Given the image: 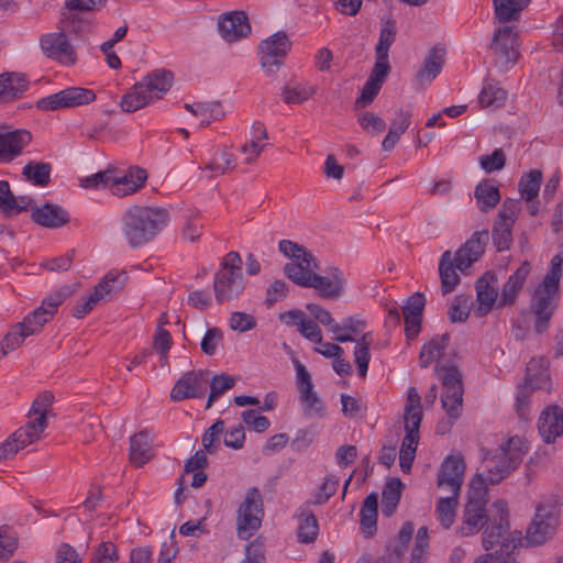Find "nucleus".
I'll return each mask as SVG.
<instances>
[{
    "instance_id": "obj_1",
    "label": "nucleus",
    "mask_w": 563,
    "mask_h": 563,
    "mask_svg": "<svg viewBox=\"0 0 563 563\" xmlns=\"http://www.w3.org/2000/svg\"><path fill=\"white\" fill-rule=\"evenodd\" d=\"M78 285H65L45 297L42 305L23 318L21 322L11 325L0 342V360L21 347L24 341L38 334L44 325L52 320L58 307L77 290Z\"/></svg>"
},
{
    "instance_id": "obj_2",
    "label": "nucleus",
    "mask_w": 563,
    "mask_h": 563,
    "mask_svg": "<svg viewBox=\"0 0 563 563\" xmlns=\"http://www.w3.org/2000/svg\"><path fill=\"white\" fill-rule=\"evenodd\" d=\"M78 285H65L45 297L42 305L23 318L21 322L11 325L0 342V360L21 347L24 341L38 334L44 325L52 320L58 307L77 290Z\"/></svg>"
},
{
    "instance_id": "obj_3",
    "label": "nucleus",
    "mask_w": 563,
    "mask_h": 563,
    "mask_svg": "<svg viewBox=\"0 0 563 563\" xmlns=\"http://www.w3.org/2000/svg\"><path fill=\"white\" fill-rule=\"evenodd\" d=\"M168 219L165 208L133 205L122 214V233L131 247H139L152 241Z\"/></svg>"
},
{
    "instance_id": "obj_4",
    "label": "nucleus",
    "mask_w": 563,
    "mask_h": 563,
    "mask_svg": "<svg viewBox=\"0 0 563 563\" xmlns=\"http://www.w3.org/2000/svg\"><path fill=\"white\" fill-rule=\"evenodd\" d=\"M563 251L554 255L542 283L536 289L530 309L534 316V331L543 333L558 306L559 285L562 277Z\"/></svg>"
},
{
    "instance_id": "obj_5",
    "label": "nucleus",
    "mask_w": 563,
    "mask_h": 563,
    "mask_svg": "<svg viewBox=\"0 0 563 563\" xmlns=\"http://www.w3.org/2000/svg\"><path fill=\"white\" fill-rule=\"evenodd\" d=\"M173 79V73L165 69H156L147 74L123 95L120 102L121 109L131 113L161 99L172 87Z\"/></svg>"
},
{
    "instance_id": "obj_6",
    "label": "nucleus",
    "mask_w": 563,
    "mask_h": 563,
    "mask_svg": "<svg viewBox=\"0 0 563 563\" xmlns=\"http://www.w3.org/2000/svg\"><path fill=\"white\" fill-rule=\"evenodd\" d=\"M526 451L525 440L518 435L511 437L494 452L485 451L483 464L487 476L484 477V485L497 484L506 478L519 465Z\"/></svg>"
},
{
    "instance_id": "obj_7",
    "label": "nucleus",
    "mask_w": 563,
    "mask_h": 563,
    "mask_svg": "<svg viewBox=\"0 0 563 563\" xmlns=\"http://www.w3.org/2000/svg\"><path fill=\"white\" fill-rule=\"evenodd\" d=\"M242 260L236 252L228 253L213 278L214 298L219 305H229L238 300L245 290L242 273Z\"/></svg>"
},
{
    "instance_id": "obj_8",
    "label": "nucleus",
    "mask_w": 563,
    "mask_h": 563,
    "mask_svg": "<svg viewBox=\"0 0 563 563\" xmlns=\"http://www.w3.org/2000/svg\"><path fill=\"white\" fill-rule=\"evenodd\" d=\"M422 420L421 397L415 387L408 389L404 421L406 434L399 452V465L402 472L408 473L416 456L419 442V428Z\"/></svg>"
},
{
    "instance_id": "obj_9",
    "label": "nucleus",
    "mask_w": 563,
    "mask_h": 563,
    "mask_svg": "<svg viewBox=\"0 0 563 563\" xmlns=\"http://www.w3.org/2000/svg\"><path fill=\"white\" fill-rule=\"evenodd\" d=\"M486 490L484 488V476L477 474L471 482V489L467 501L464 506L463 518L459 527L462 537L476 534L488 521L486 511Z\"/></svg>"
},
{
    "instance_id": "obj_10",
    "label": "nucleus",
    "mask_w": 563,
    "mask_h": 563,
    "mask_svg": "<svg viewBox=\"0 0 563 563\" xmlns=\"http://www.w3.org/2000/svg\"><path fill=\"white\" fill-rule=\"evenodd\" d=\"M559 500L551 498L542 501L538 508L533 521L526 532V541L530 545H540L549 540L559 526Z\"/></svg>"
},
{
    "instance_id": "obj_11",
    "label": "nucleus",
    "mask_w": 563,
    "mask_h": 563,
    "mask_svg": "<svg viewBox=\"0 0 563 563\" xmlns=\"http://www.w3.org/2000/svg\"><path fill=\"white\" fill-rule=\"evenodd\" d=\"M443 385L442 407L452 420H456L463 407L462 376L455 366H442L435 368Z\"/></svg>"
},
{
    "instance_id": "obj_12",
    "label": "nucleus",
    "mask_w": 563,
    "mask_h": 563,
    "mask_svg": "<svg viewBox=\"0 0 563 563\" xmlns=\"http://www.w3.org/2000/svg\"><path fill=\"white\" fill-rule=\"evenodd\" d=\"M263 516L262 495L257 488L247 490L238 510L236 532L240 539L247 540L261 527Z\"/></svg>"
},
{
    "instance_id": "obj_13",
    "label": "nucleus",
    "mask_w": 563,
    "mask_h": 563,
    "mask_svg": "<svg viewBox=\"0 0 563 563\" xmlns=\"http://www.w3.org/2000/svg\"><path fill=\"white\" fill-rule=\"evenodd\" d=\"M294 363L297 373L299 399L305 416L309 418L323 417L325 408L318 394L313 390V384L309 372L298 360H295Z\"/></svg>"
},
{
    "instance_id": "obj_14",
    "label": "nucleus",
    "mask_w": 563,
    "mask_h": 563,
    "mask_svg": "<svg viewBox=\"0 0 563 563\" xmlns=\"http://www.w3.org/2000/svg\"><path fill=\"white\" fill-rule=\"evenodd\" d=\"M504 24L495 30L490 48L497 57V63L508 66L515 64L519 57L518 31L515 25Z\"/></svg>"
},
{
    "instance_id": "obj_15",
    "label": "nucleus",
    "mask_w": 563,
    "mask_h": 563,
    "mask_svg": "<svg viewBox=\"0 0 563 563\" xmlns=\"http://www.w3.org/2000/svg\"><path fill=\"white\" fill-rule=\"evenodd\" d=\"M209 384L208 371H189L180 376L170 390L173 401L201 398Z\"/></svg>"
},
{
    "instance_id": "obj_16",
    "label": "nucleus",
    "mask_w": 563,
    "mask_h": 563,
    "mask_svg": "<svg viewBox=\"0 0 563 563\" xmlns=\"http://www.w3.org/2000/svg\"><path fill=\"white\" fill-rule=\"evenodd\" d=\"M40 46L46 57L57 60L63 65L71 66L77 62L76 51L63 30L42 35Z\"/></svg>"
},
{
    "instance_id": "obj_17",
    "label": "nucleus",
    "mask_w": 563,
    "mask_h": 563,
    "mask_svg": "<svg viewBox=\"0 0 563 563\" xmlns=\"http://www.w3.org/2000/svg\"><path fill=\"white\" fill-rule=\"evenodd\" d=\"M95 99L96 93L92 90L71 87L40 99L37 101V108L41 110H56L60 108L87 104L92 102Z\"/></svg>"
},
{
    "instance_id": "obj_18",
    "label": "nucleus",
    "mask_w": 563,
    "mask_h": 563,
    "mask_svg": "<svg viewBox=\"0 0 563 563\" xmlns=\"http://www.w3.org/2000/svg\"><path fill=\"white\" fill-rule=\"evenodd\" d=\"M290 49V41L285 32H276L260 45L261 65L268 73H274L283 64Z\"/></svg>"
},
{
    "instance_id": "obj_19",
    "label": "nucleus",
    "mask_w": 563,
    "mask_h": 563,
    "mask_svg": "<svg viewBox=\"0 0 563 563\" xmlns=\"http://www.w3.org/2000/svg\"><path fill=\"white\" fill-rule=\"evenodd\" d=\"M465 462L461 456H448L438 473V487L449 494H461L465 474Z\"/></svg>"
},
{
    "instance_id": "obj_20",
    "label": "nucleus",
    "mask_w": 563,
    "mask_h": 563,
    "mask_svg": "<svg viewBox=\"0 0 563 563\" xmlns=\"http://www.w3.org/2000/svg\"><path fill=\"white\" fill-rule=\"evenodd\" d=\"M489 235L487 230L476 231L471 238L455 252L453 260L455 266L461 273H465L485 252V246Z\"/></svg>"
},
{
    "instance_id": "obj_21",
    "label": "nucleus",
    "mask_w": 563,
    "mask_h": 563,
    "mask_svg": "<svg viewBox=\"0 0 563 563\" xmlns=\"http://www.w3.org/2000/svg\"><path fill=\"white\" fill-rule=\"evenodd\" d=\"M109 189L112 195L125 197L142 188L147 179V173L140 167H131L124 173L117 174L111 169Z\"/></svg>"
},
{
    "instance_id": "obj_22",
    "label": "nucleus",
    "mask_w": 563,
    "mask_h": 563,
    "mask_svg": "<svg viewBox=\"0 0 563 563\" xmlns=\"http://www.w3.org/2000/svg\"><path fill=\"white\" fill-rule=\"evenodd\" d=\"M477 307L474 310L476 317H484L498 305L497 277L487 272L475 284Z\"/></svg>"
},
{
    "instance_id": "obj_23",
    "label": "nucleus",
    "mask_w": 563,
    "mask_h": 563,
    "mask_svg": "<svg viewBox=\"0 0 563 563\" xmlns=\"http://www.w3.org/2000/svg\"><path fill=\"white\" fill-rule=\"evenodd\" d=\"M53 400V394L45 391L40 394L32 402L29 417L34 416V418L22 428L27 431L33 439L40 440L42 432L47 428V415L51 411Z\"/></svg>"
},
{
    "instance_id": "obj_24",
    "label": "nucleus",
    "mask_w": 563,
    "mask_h": 563,
    "mask_svg": "<svg viewBox=\"0 0 563 563\" xmlns=\"http://www.w3.org/2000/svg\"><path fill=\"white\" fill-rule=\"evenodd\" d=\"M549 374L543 360H531L527 364L526 385L517 395V409L521 411L528 405L531 391L541 388Z\"/></svg>"
},
{
    "instance_id": "obj_25",
    "label": "nucleus",
    "mask_w": 563,
    "mask_h": 563,
    "mask_svg": "<svg viewBox=\"0 0 563 563\" xmlns=\"http://www.w3.org/2000/svg\"><path fill=\"white\" fill-rule=\"evenodd\" d=\"M303 287L314 288L322 298L338 299L344 292L345 278L339 268H333L329 276H321L316 273L311 276L309 285Z\"/></svg>"
},
{
    "instance_id": "obj_26",
    "label": "nucleus",
    "mask_w": 563,
    "mask_h": 563,
    "mask_svg": "<svg viewBox=\"0 0 563 563\" xmlns=\"http://www.w3.org/2000/svg\"><path fill=\"white\" fill-rule=\"evenodd\" d=\"M31 140V133L26 130L9 131L0 128V162L13 161Z\"/></svg>"
},
{
    "instance_id": "obj_27",
    "label": "nucleus",
    "mask_w": 563,
    "mask_h": 563,
    "mask_svg": "<svg viewBox=\"0 0 563 563\" xmlns=\"http://www.w3.org/2000/svg\"><path fill=\"white\" fill-rule=\"evenodd\" d=\"M218 27L227 42H236L251 32L249 18L243 11H233L219 19Z\"/></svg>"
},
{
    "instance_id": "obj_28",
    "label": "nucleus",
    "mask_w": 563,
    "mask_h": 563,
    "mask_svg": "<svg viewBox=\"0 0 563 563\" xmlns=\"http://www.w3.org/2000/svg\"><path fill=\"white\" fill-rule=\"evenodd\" d=\"M319 269L318 262L310 251L299 258L287 263L284 267L285 275L296 285L303 287L309 285L310 278Z\"/></svg>"
},
{
    "instance_id": "obj_29",
    "label": "nucleus",
    "mask_w": 563,
    "mask_h": 563,
    "mask_svg": "<svg viewBox=\"0 0 563 563\" xmlns=\"http://www.w3.org/2000/svg\"><path fill=\"white\" fill-rule=\"evenodd\" d=\"M333 340L345 343V342H355L356 345L354 347V361L357 366V371L361 377H365L367 374L368 363L371 360L369 347L373 342L372 333H364L360 339H354L350 332L342 333L340 331L336 334H333Z\"/></svg>"
},
{
    "instance_id": "obj_30",
    "label": "nucleus",
    "mask_w": 563,
    "mask_h": 563,
    "mask_svg": "<svg viewBox=\"0 0 563 563\" xmlns=\"http://www.w3.org/2000/svg\"><path fill=\"white\" fill-rule=\"evenodd\" d=\"M424 297L420 292L410 296L402 308L405 319V332L409 340L415 339L420 332L421 316L424 308Z\"/></svg>"
},
{
    "instance_id": "obj_31",
    "label": "nucleus",
    "mask_w": 563,
    "mask_h": 563,
    "mask_svg": "<svg viewBox=\"0 0 563 563\" xmlns=\"http://www.w3.org/2000/svg\"><path fill=\"white\" fill-rule=\"evenodd\" d=\"M389 71L390 67H386L379 64L374 65L368 79L362 88L361 96L355 101V107L357 109L365 108L373 102L375 97L378 95L383 84L385 82Z\"/></svg>"
},
{
    "instance_id": "obj_32",
    "label": "nucleus",
    "mask_w": 563,
    "mask_h": 563,
    "mask_svg": "<svg viewBox=\"0 0 563 563\" xmlns=\"http://www.w3.org/2000/svg\"><path fill=\"white\" fill-rule=\"evenodd\" d=\"M539 432L544 442L551 443L563 433V410L551 406L539 418Z\"/></svg>"
},
{
    "instance_id": "obj_33",
    "label": "nucleus",
    "mask_w": 563,
    "mask_h": 563,
    "mask_svg": "<svg viewBox=\"0 0 563 563\" xmlns=\"http://www.w3.org/2000/svg\"><path fill=\"white\" fill-rule=\"evenodd\" d=\"M530 269V263L523 262L517 268V271L509 276L501 290V295L498 301L499 307L511 306L516 302L517 296L521 291Z\"/></svg>"
},
{
    "instance_id": "obj_34",
    "label": "nucleus",
    "mask_w": 563,
    "mask_h": 563,
    "mask_svg": "<svg viewBox=\"0 0 563 563\" xmlns=\"http://www.w3.org/2000/svg\"><path fill=\"white\" fill-rule=\"evenodd\" d=\"M445 62V48L435 45L428 51L420 69L416 74L419 84L432 81L442 70Z\"/></svg>"
},
{
    "instance_id": "obj_35",
    "label": "nucleus",
    "mask_w": 563,
    "mask_h": 563,
    "mask_svg": "<svg viewBox=\"0 0 563 563\" xmlns=\"http://www.w3.org/2000/svg\"><path fill=\"white\" fill-rule=\"evenodd\" d=\"M153 455L152 438L147 430L140 431L130 438L129 460L134 466H143L152 460Z\"/></svg>"
},
{
    "instance_id": "obj_36",
    "label": "nucleus",
    "mask_w": 563,
    "mask_h": 563,
    "mask_svg": "<svg viewBox=\"0 0 563 563\" xmlns=\"http://www.w3.org/2000/svg\"><path fill=\"white\" fill-rule=\"evenodd\" d=\"M218 154V156L211 157L203 166L200 167V169L210 173V179L232 173L238 166L235 155L231 152L229 146H222Z\"/></svg>"
},
{
    "instance_id": "obj_37",
    "label": "nucleus",
    "mask_w": 563,
    "mask_h": 563,
    "mask_svg": "<svg viewBox=\"0 0 563 563\" xmlns=\"http://www.w3.org/2000/svg\"><path fill=\"white\" fill-rule=\"evenodd\" d=\"M455 261L451 251H445L439 261V276L441 280V291L448 295L459 286L461 277L457 274Z\"/></svg>"
},
{
    "instance_id": "obj_38",
    "label": "nucleus",
    "mask_w": 563,
    "mask_h": 563,
    "mask_svg": "<svg viewBox=\"0 0 563 563\" xmlns=\"http://www.w3.org/2000/svg\"><path fill=\"white\" fill-rule=\"evenodd\" d=\"M32 218L45 228H60L69 221L68 214L63 208L51 203L35 208Z\"/></svg>"
},
{
    "instance_id": "obj_39",
    "label": "nucleus",
    "mask_w": 563,
    "mask_h": 563,
    "mask_svg": "<svg viewBox=\"0 0 563 563\" xmlns=\"http://www.w3.org/2000/svg\"><path fill=\"white\" fill-rule=\"evenodd\" d=\"M531 0H492L495 20L499 23L518 21Z\"/></svg>"
},
{
    "instance_id": "obj_40",
    "label": "nucleus",
    "mask_w": 563,
    "mask_h": 563,
    "mask_svg": "<svg viewBox=\"0 0 563 563\" xmlns=\"http://www.w3.org/2000/svg\"><path fill=\"white\" fill-rule=\"evenodd\" d=\"M22 427L0 443V462L12 459L20 450L36 442Z\"/></svg>"
},
{
    "instance_id": "obj_41",
    "label": "nucleus",
    "mask_w": 563,
    "mask_h": 563,
    "mask_svg": "<svg viewBox=\"0 0 563 563\" xmlns=\"http://www.w3.org/2000/svg\"><path fill=\"white\" fill-rule=\"evenodd\" d=\"M474 198L482 212L493 210L500 201V192L490 180L481 181L474 189Z\"/></svg>"
},
{
    "instance_id": "obj_42",
    "label": "nucleus",
    "mask_w": 563,
    "mask_h": 563,
    "mask_svg": "<svg viewBox=\"0 0 563 563\" xmlns=\"http://www.w3.org/2000/svg\"><path fill=\"white\" fill-rule=\"evenodd\" d=\"M449 342L450 335L448 333L433 336L421 347L419 355L420 366L427 368L430 364L438 361L443 355Z\"/></svg>"
},
{
    "instance_id": "obj_43",
    "label": "nucleus",
    "mask_w": 563,
    "mask_h": 563,
    "mask_svg": "<svg viewBox=\"0 0 563 563\" xmlns=\"http://www.w3.org/2000/svg\"><path fill=\"white\" fill-rule=\"evenodd\" d=\"M396 23L394 20H387L379 32V41L375 47L376 62L375 64L390 67L388 62V51L396 38Z\"/></svg>"
},
{
    "instance_id": "obj_44",
    "label": "nucleus",
    "mask_w": 563,
    "mask_h": 563,
    "mask_svg": "<svg viewBox=\"0 0 563 563\" xmlns=\"http://www.w3.org/2000/svg\"><path fill=\"white\" fill-rule=\"evenodd\" d=\"M460 495L449 494L440 497L435 504V517L444 529H450L455 521Z\"/></svg>"
},
{
    "instance_id": "obj_45",
    "label": "nucleus",
    "mask_w": 563,
    "mask_h": 563,
    "mask_svg": "<svg viewBox=\"0 0 563 563\" xmlns=\"http://www.w3.org/2000/svg\"><path fill=\"white\" fill-rule=\"evenodd\" d=\"M377 494H369L363 501L361 508V528L365 537H372L377 523Z\"/></svg>"
},
{
    "instance_id": "obj_46",
    "label": "nucleus",
    "mask_w": 563,
    "mask_h": 563,
    "mask_svg": "<svg viewBox=\"0 0 563 563\" xmlns=\"http://www.w3.org/2000/svg\"><path fill=\"white\" fill-rule=\"evenodd\" d=\"M126 276L124 271H110L103 279L95 287L93 291L100 300L120 291L125 285Z\"/></svg>"
},
{
    "instance_id": "obj_47",
    "label": "nucleus",
    "mask_w": 563,
    "mask_h": 563,
    "mask_svg": "<svg viewBox=\"0 0 563 563\" xmlns=\"http://www.w3.org/2000/svg\"><path fill=\"white\" fill-rule=\"evenodd\" d=\"M26 80L21 74H4L0 76V98L11 100L26 89Z\"/></svg>"
},
{
    "instance_id": "obj_48",
    "label": "nucleus",
    "mask_w": 563,
    "mask_h": 563,
    "mask_svg": "<svg viewBox=\"0 0 563 563\" xmlns=\"http://www.w3.org/2000/svg\"><path fill=\"white\" fill-rule=\"evenodd\" d=\"M402 483L399 478L388 481L383 489L382 512L386 517H390L400 500Z\"/></svg>"
},
{
    "instance_id": "obj_49",
    "label": "nucleus",
    "mask_w": 563,
    "mask_h": 563,
    "mask_svg": "<svg viewBox=\"0 0 563 563\" xmlns=\"http://www.w3.org/2000/svg\"><path fill=\"white\" fill-rule=\"evenodd\" d=\"M542 181V173L538 169L530 170L522 175L519 180L518 189L521 197L530 202L538 197L540 186Z\"/></svg>"
},
{
    "instance_id": "obj_50",
    "label": "nucleus",
    "mask_w": 563,
    "mask_h": 563,
    "mask_svg": "<svg viewBox=\"0 0 563 563\" xmlns=\"http://www.w3.org/2000/svg\"><path fill=\"white\" fill-rule=\"evenodd\" d=\"M0 209L8 216L16 214L26 209L24 198H16L4 180H0Z\"/></svg>"
},
{
    "instance_id": "obj_51",
    "label": "nucleus",
    "mask_w": 563,
    "mask_h": 563,
    "mask_svg": "<svg viewBox=\"0 0 563 563\" xmlns=\"http://www.w3.org/2000/svg\"><path fill=\"white\" fill-rule=\"evenodd\" d=\"M51 165L42 162H30L23 168V176L37 186H46L51 179Z\"/></svg>"
},
{
    "instance_id": "obj_52",
    "label": "nucleus",
    "mask_w": 563,
    "mask_h": 563,
    "mask_svg": "<svg viewBox=\"0 0 563 563\" xmlns=\"http://www.w3.org/2000/svg\"><path fill=\"white\" fill-rule=\"evenodd\" d=\"M234 384L235 379L231 376L225 374L214 375L208 384L210 386V394L208 396L206 409H209L213 401H216L227 390L231 389Z\"/></svg>"
},
{
    "instance_id": "obj_53",
    "label": "nucleus",
    "mask_w": 563,
    "mask_h": 563,
    "mask_svg": "<svg viewBox=\"0 0 563 563\" xmlns=\"http://www.w3.org/2000/svg\"><path fill=\"white\" fill-rule=\"evenodd\" d=\"M506 98V90L496 85L489 84L482 89L478 96V102L482 108L500 107L505 102Z\"/></svg>"
},
{
    "instance_id": "obj_54",
    "label": "nucleus",
    "mask_w": 563,
    "mask_h": 563,
    "mask_svg": "<svg viewBox=\"0 0 563 563\" xmlns=\"http://www.w3.org/2000/svg\"><path fill=\"white\" fill-rule=\"evenodd\" d=\"M512 225L495 221L492 231L493 243L498 252L506 251L512 243Z\"/></svg>"
},
{
    "instance_id": "obj_55",
    "label": "nucleus",
    "mask_w": 563,
    "mask_h": 563,
    "mask_svg": "<svg viewBox=\"0 0 563 563\" xmlns=\"http://www.w3.org/2000/svg\"><path fill=\"white\" fill-rule=\"evenodd\" d=\"M509 522H493L483 532V547L485 550L493 549L499 540L508 532Z\"/></svg>"
},
{
    "instance_id": "obj_56",
    "label": "nucleus",
    "mask_w": 563,
    "mask_h": 563,
    "mask_svg": "<svg viewBox=\"0 0 563 563\" xmlns=\"http://www.w3.org/2000/svg\"><path fill=\"white\" fill-rule=\"evenodd\" d=\"M314 93L313 88L306 87L303 85L285 86L282 90V98L285 103H302L308 100Z\"/></svg>"
},
{
    "instance_id": "obj_57",
    "label": "nucleus",
    "mask_w": 563,
    "mask_h": 563,
    "mask_svg": "<svg viewBox=\"0 0 563 563\" xmlns=\"http://www.w3.org/2000/svg\"><path fill=\"white\" fill-rule=\"evenodd\" d=\"M194 114L202 117L201 125H208L212 120H218L223 117L221 104L219 102L195 103Z\"/></svg>"
},
{
    "instance_id": "obj_58",
    "label": "nucleus",
    "mask_w": 563,
    "mask_h": 563,
    "mask_svg": "<svg viewBox=\"0 0 563 563\" xmlns=\"http://www.w3.org/2000/svg\"><path fill=\"white\" fill-rule=\"evenodd\" d=\"M357 121L361 128L372 135H377L386 129L385 121L380 117L368 111L360 113Z\"/></svg>"
},
{
    "instance_id": "obj_59",
    "label": "nucleus",
    "mask_w": 563,
    "mask_h": 563,
    "mask_svg": "<svg viewBox=\"0 0 563 563\" xmlns=\"http://www.w3.org/2000/svg\"><path fill=\"white\" fill-rule=\"evenodd\" d=\"M520 210L521 203L519 200L507 198L503 202L501 209L499 210L497 219L495 221L505 222L507 224L514 225Z\"/></svg>"
},
{
    "instance_id": "obj_60",
    "label": "nucleus",
    "mask_w": 563,
    "mask_h": 563,
    "mask_svg": "<svg viewBox=\"0 0 563 563\" xmlns=\"http://www.w3.org/2000/svg\"><path fill=\"white\" fill-rule=\"evenodd\" d=\"M257 322L255 317L241 311L232 312L229 320L230 329L238 332H246L253 330Z\"/></svg>"
},
{
    "instance_id": "obj_61",
    "label": "nucleus",
    "mask_w": 563,
    "mask_h": 563,
    "mask_svg": "<svg viewBox=\"0 0 563 563\" xmlns=\"http://www.w3.org/2000/svg\"><path fill=\"white\" fill-rule=\"evenodd\" d=\"M223 430L224 422L222 420L216 421L202 435L203 449L209 453L216 452Z\"/></svg>"
},
{
    "instance_id": "obj_62",
    "label": "nucleus",
    "mask_w": 563,
    "mask_h": 563,
    "mask_svg": "<svg viewBox=\"0 0 563 563\" xmlns=\"http://www.w3.org/2000/svg\"><path fill=\"white\" fill-rule=\"evenodd\" d=\"M266 146V143H261L249 139V141H246L240 147V153L243 155L244 164L253 165L265 151Z\"/></svg>"
},
{
    "instance_id": "obj_63",
    "label": "nucleus",
    "mask_w": 563,
    "mask_h": 563,
    "mask_svg": "<svg viewBox=\"0 0 563 563\" xmlns=\"http://www.w3.org/2000/svg\"><path fill=\"white\" fill-rule=\"evenodd\" d=\"M506 157L501 148H496L490 155L479 157V165L486 173H494L504 168Z\"/></svg>"
},
{
    "instance_id": "obj_64",
    "label": "nucleus",
    "mask_w": 563,
    "mask_h": 563,
    "mask_svg": "<svg viewBox=\"0 0 563 563\" xmlns=\"http://www.w3.org/2000/svg\"><path fill=\"white\" fill-rule=\"evenodd\" d=\"M117 561L115 545L111 542H102L97 548L90 563H117Z\"/></svg>"
}]
</instances>
